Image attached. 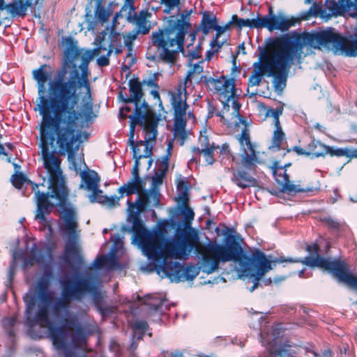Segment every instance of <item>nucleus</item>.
Masks as SVG:
<instances>
[{
    "mask_svg": "<svg viewBox=\"0 0 357 357\" xmlns=\"http://www.w3.org/2000/svg\"><path fill=\"white\" fill-rule=\"evenodd\" d=\"M65 67L58 70L54 78L48 84V96L41 97V104H38L42 116L39 125L40 147L48 169H59V158L49 146L56 143L61 153L74 155L78 149L75 146L80 135L76 133L77 107L79 100L76 79L79 78L77 69L72 70L70 78L66 79Z\"/></svg>",
    "mask_w": 357,
    "mask_h": 357,
    "instance_id": "obj_1",
    "label": "nucleus"
},
{
    "mask_svg": "<svg viewBox=\"0 0 357 357\" xmlns=\"http://www.w3.org/2000/svg\"><path fill=\"white\" fill-rule=\"evenodd\" d=\"M50 145V146H52ZM40 149V153L43 161V167L46 169L48 175L47 192H40L38 188V185L32 183L33 190L34 191V197L36 202L37 209L36 218L40 221L46 220V215H49L55 206L61 209L60 218L64 222V226H60V229L64 231L67 236V240L65 245L63 259L66 263L71 265V261L78 266H81L84 261L80 255L78 245V234L77 232V222L76 219V213L68 202L69 190L67 187L65 176L61 167V161L59 165V169L53 167L48 169L45 164L44 158ZM49 150H50L49 149ZM54 152V151H50ZM56 156V155L54 154ZM60 160L61 159L57 155Z\"/></svg>",
    "mask_w": 357,
    "mask_h": 357,
    "instance_id": "obj_2",
    "label": "nucleus"
},
{
    "mask_svg": "<svg viewBox=\"0 0 357 357\" xmlns=\"http://www.w3.org/2000/svg\"><path fill=\"white\" fill-rule=\"evenodd\" d=\"M201 249L202 272L214 273L218 270L220 262H238L242 273L253 279L251 291L257 288L264 274L272 269V261L268 259L262 251L257 249L251 255L246 254L234 236H229L225 244H201Z\"/></svg>",
    "mask_w": 357,
    "mask_h": 357,
    "instance_id": "obj_3",
    "label": "nucleus"
},
{
    "mask_svg": "<svg viewBox=\"0 0 357 357\" xmlns=\"http://www.w3.org/2000/svg\"><path fill=\"white\" fill-rule=\"evenodd\" d=\"M193 249L202 255L199 238L195 231L185 233L183 237L176 234L174 241L165 236L160 249L161 253L158 255H153V252L147 249L144 251L149 259L161 262L160 268L168 278H173L176 282H178L193 280L198 275L199 271L193 264L184 266L177 261H169L168 259L171 257L179 259L182 257L187 258Z\"/></svg>",
    "mask_w": 357,
    "mask_h": 357,
    "instance_id": "obj_4",
    "label": "nucleus"
},
{
    "mask_svg": "<svg viewBox=\"0 0 357 357\" xmlns=\"http://www.w3.org/2000/svg\"><path fill=\"white\" fill-rule=\"evenodd\" d=\"M181 18L176 21L169 20V26L159 29L151 33V43L158 50V54L153 53L150 49L146 52V59L155 63L174 65L178 52L184 51L185 36L190 23L187 21L191 11L185 10Z\"/></svg>",
    "mask_w": 357,
    "mask_h": 357,
    "instance_id": "obj_5",
    "label": "nucleus"
},
{
    "mask_svg": "<svg viewBox=\"0 0 357 357\" xmlns=\"http://www.w3.org/2000/svg\"><path fill=\"white\" fill-rule=\"evenodd\" d=\"M77 43V41L70 36L65 39L66 48L64 55L66 59L72 64L75 69H76L77 66L75 61L79 59H81V63L78 66L81 70V75L79 73V78L76 79L77 89L84 87L86 90L85 95L82 98L81 109H77V114H78L75 115L76 127L80 119L84 120L86 123H89L96 116L93 110V100L89 79L90 75L89 64L94 55H98L101 53V51L107 50L106 47L99 46L93 50H86L84 52H82V50L78 48Z\"/></svg>",
    "mask_w": 357,
    "mask_h": 357,
    "instance_id": "obj_6",
    "label": "nucleus"
},
{
    "mask_svg": "<svg viewBox=\"0 0 357 357\" xmlns=\"http://www.w3.org/2000/svg\"><path fill=\"white\" fill-rule=\"evenodd\" d=\"M142 186L132 194L138 195L135 202L128 200V221L132 223V227L123 226L121 230L133 234V239L137 240L142 245L143 250L147 249L154 255L161 253L163 238L165 237L162 229L149 232L141 219L140 213L145 211L149 204V192Z\"/></svg>",
    "mask_w": 357,
    "mask_h": 357,
    "instance_id": "obj_7",
    "label": "nucleus"
},
{
    "mask_svg": "<svg viewBox=\"0 0 357 357\" xmlns=\"http://www.w3.org/2000/svg\"><path fill=\"white\" fill-rule=\"evenodd\" d=\"M61 298L55 302L52 311L58 317L62 311H67L70 301H81L87 294L93 296L95 306L102 316L114 312L112 306H104L103 298L97 286L86 277L66 278L60 281Z\"/></svg>",
    "mask_w": 357,
    "mask_h": 357,
    "instance_id": "obj_8",
    "label": "nucleus"
},
{
    "mask_svg": "<svg viewBox=\"0 0 357 357\" xmlns=\"http://www.w3.org/2000/svg\"><path fill=\"white\" fill-rule=\"evenodd\" d=\"M26 322L31 326L38 324L40 327L47 328L53 344L57 349L67 348L68 331H74L71 334V342L73 346L77 349L87 344L88 336L90 334L75 317L66 318L63 324L55 326L50 318V310H47L46 315L42 317L38 314L26 317Z\"/></svg>",
    "mask_w": 357,
    "mask_h": 357,
    "instance_id": "obj_9",
    "label": "nucleus"
},
{
    "mask_svg": "<svg viewBox=\"0 0 357 357\" xmlns=\"http://www.w3.org/2000/svg\"><path fill=\"white\" fill-rule=\"evenodd\" d=\"M44 275L46 277L40 278L37 282L33 291L26 293L23 296V301L25 304L26 317H32L33 312L36 307L37 310L34 314L39 317L46 315L47 310H50V305L54 299L51 292L49 290L50 280L52 276L51 270L45 269Z\"/></svg>",
    "mask_w": 357,
    "mask_h": 357,
    "instance_id": "obj_10",
    "label": "nucleus"
},
{
    "mask_svg": "<svg viewBox=\"0 0 357 357\" xmlns=\"http://www.w3.org/2000/svg\"><path fill=\"white\" fill-rule=\"evenodd\" d=\"M130 119V137L129 142L134 153V148L135 151L137 149V153H142L140 147H143V150H144V145H141L138 144V142L136 143L133 140L135 129L136 126L140 125L142 126L144 130L146 131V135L144 137V140H141L142 142H146V144L149 145L150 141H155L157 136V127L158 118L156 115V113L154 111H149L146 109L144 112H139V109H134L132 114L128 116Z\"/></svg>",
    "mask_w": 357,
    "mask_h": 357,
    "instance_id": "obj_11",
    "label": "nucleus"
},
{
    "mask_svg": "<svg viewBox=\"0 0 357 357\" xmlns=\"http://www.w3.org/2000/svg\"><path fill=\"white\" fill-rule=\"evenodd\" d=\"M257 156H248L245 151L241 155V166L231 172V181L242 189L257 186Z\"/></svg>",
    "mask_w": 357,
    "mask_h": 357,
    "instance_id": "obj_12",
    "label": "nucleus"
},
{
    "mask_svg": "<svg viewBox=\"0 0 357 357\" xmlns=\"http://www.w3.org/2000/svg\"><path fill=\"white\" fill-rule=\"evenodd\" d=\"M201 82H204L210 90L217 92L219 100L223 105V108L229 110V103L236 95L234 79H225L224 76L215 79L212 77L202 75L199 80L197 81V83Z\"/></svg>",
    "mask_w": 357,
    "mask_h": 357,
    "instance_id": "obj_13",
    "label": "nucleus"
},
{
    "mask_svg": "<svg viewBox=\"0 0 357 357\" xmlns=\"http://www.w3.org/2000/svg\"><path fill=\"white\" fill-rule=\"evenodd\" d=\"M138 144L144 145V150L142 151V153H137L138 150L135 151L134 149L133 158L135 159V164L131 171L132 177L127 183L120 187V190L126 192V196L132 195V192L137 190L142 186H146V181L139 176V160L142 158H150L152 156L153 146H149L146 142L142 141H138Z\"/></svg>",
    "mask_w": 357,
    "mask_h": 357,
    "instance_id": "obj_14",
    "label": "nucleus"
},
{
    "mask_svg": "<svg viewBox=\"0 0 357 357\" xmlns=\"http://www.w3.org/2000/svg\"><path fill=\"white\" fill-rule=\"evenodd\" d=\"M128 84L130 96H128L126 93H123L122 91L119 92V96L121 100L125 104L132 103L135 106L134 109H139V112H144L146 109L153 111L145 100L142 101L144 96V91L142 83L139 80V78L133 77L130 79Z\"/></svg>",
    "mask_w": 357,
    "mask_h": 357,
    "instance_id": "obj_15",
    "label": "nucleus"
},
{
    "mask_svg": "<svg viewBox=\"0 0 357 357\" xmlns=\"http://www.w3.org/2000/svg\"><path fill=\"white\" fill-rule=\"evenodd\" d=\"M296 20L288 19L283 14L275 15L271 6L268 8V13L266 15H259V29L266 28L268 31L280 30L286 31L295 25Z\"/></svg>",
    "mask_w": 357,
    "mask_h": 357,
    "instance_id": "obj_16",
    "label": "nucleus"
},
{
    "mask_svg": "<svg viewBox=\"0 0 357 357\" xmlns=\"http://www.w3.org/2000/svg\"><path fill=\"white\" fill-rule=\"evenodd\" d=\"M80 177L82 183L79 188H84L91 191V194L89 197L90 202L96 195L102 194V190L99 189L100 178L96 172L94 170L82 171L80 173Z\"/></svg>",
    "mask_w": 357,
    "mask_h": 357,
    "instance_id": "obj_17",
    "label": "nucleus"
},
{
    "mask_svg": "<svg viewBox=\"0 0 357 357\" xmlns=\"http://www.w3.org/2000/svg\"><path fill=\"white\" fill-rule=\"evenodd\" d=\"M274 178L277 183L281 187L280 191L289 195H295L298 192H306L303 188H300L290 182L289 176L286 172L285 167H275L273 172Z\"/></svg>",
    "mask_w": 357,
    "mask_h": 357,
    "instance_id": "obj_18",
    "label": "nucleus"
},
{
    "mask_svg": "<svg viewBox=\"0 0 357 357\" xmlns=\"http://www.w3.org/2000/svg\"><path fill=\"white\" fill-rule=\"evenodd\" d=\"M13 258L15 261H22L24 266H29L33 265L35 262H43L44 255L37 245L33 244L27 256L26 251L17 250L13 252Z\"/></svg>",
    "mask_w": 357,
    "mask_h": 357,
    "instance_id": "obj_19",
    "label": "nucleus"
},
{
    "mask_svg": "<svg viewBox=\"0 0 357 357\" xmlns=\"http://www.w3.org/2000/svg\"><path fill=\"white\" fill-rule=\"evenodd\" d=\"M41 0H13L7 4V12L12 17L24 18L27 14L28 8H33L40 3Z\"/></svg>",
    "mask_w": 357,
    "mask_h": 357,
    "instance_id": "obj_20",
    "label": "nucleus"
},
{
    "mask_svg": "<svg viewBox=\"0 0 357 357\" xmlns=\"http://www.w3.org/2000/svg\"><path fill=\"white\" fill-rule=\"evenodd\" d=\"M351 8L357 10V0H327L326 1V10H328L326 15L337 16L342 15L344 11Z\"/></svg>",
    "mask_w": 357,
    "mask_h": 357,
    "instance_id": "obj_21",
    "label": "nucleus"
},
{
    "mask_svg": "<svg viewBox=\"0 0 357 357\" xmlns=\"http://www.w3.org/2000/svg\"><path fill=\"white\" fill-rule=\"evenodd\" d=\"M51 68L47 64H43L38 68L35 69L32 72L33 78L37 82L38 93L39 95L38 100L41 104V97H45V83L50 77Z\"/></svg>",
    "mask_w": 357,
    "mask_h": 357,
    "instance_id": "obj_22",
    "label": "nucleus"
},
{
    "mask_svg": "<svg viewBox=\"0 0 357 357\" xmlns=\"http://www.w3.org/2000/svg\"><path fill=\"white\" fill-rule=\"evenodd\" d=\"M186 93L183 90V86L179 84L177 92L172 96V105L174 109V116H185L189 105L186 102Z\"/></svg>",
    "mask_w": 357,
    "mask_h": 357,
    "instance_id": "obj_23",
    "label": "nucleus"
},
{
    "mask_svg": "<svg viewBox=\"0 0 357 357\" xmlns=\"http://www.w3.org/2000/svg\"><path fill=\"white\" fill-rule=\"evenodd\" d=\"M237 139L241 148L243 150V153H244L245 151L248 152V156H252V155L257 156L255 150V146L250 141V131L248 128H246V126L244 127Z\"/></svg>",
    "mask_w": 357,
    "mask_h": 357,
    "instance_id": "obj_24",
    "label": "nucleus"
},
{
    "mask_svg": "<svg viewBox=\"0 0 357 357\" xmlns=\"http://www.w3.org/2000/svg\"><path fill=\"white\" fill-rule=\"evenodd\" d=\"M119 196L112 195L111 197H108L107 195H102V194H98V195H96V197L91 199V202H98L102 204L107 205L110 208H114L120 206L119 201L123 198V195H126V192H123L120 190V188L117 190Z\"/></svg>",
    "mask_w": 357,
    "mask_h": 357,
    "instance_id": "obj_25",
    "label": "nucleus"
},
{
    "mask_svg": "<svg viewBox=\"0 0 357 357\" xmlns=\"http://www.w3.org/2000/svg\"><path fill=\"white\" fill-rule=\"evenodd\" d=\"M307 145L309 155L311 159L326 157V149L327 145L314 138H312Z\"/></svg>",
    "mask_w": 357,
    "mask_h": 357,
    "instance_id": "obj_26",
    "label": "nucleus"
},
{
    "mask_svg": "<svg viewBox=\"0 0 357 357\" xmlns=\"http://www.w3.org/2000/svg\"><path fill=\"white\" fill-rule=\"evenodd\" d=\"M204 60H202L198 63L193 65L192 68L188 70L183 82L181 84L183 86V90L186 92V89L192 84V79L196 75L201 74L203 70V63Z\"/></svg>",
    "mask_w": 357,
    "mask_h": 357,
    "instance_id": "obj_27",
    "label": "nucleus"
},
{
    "mask_svg": "<svg viewBox=\"0 0 357 357\" xmlns=\"http://www.w3.org/2000/svg\"><path fill=\"white\" fill-rule=\"evenodd\" d=\"M229 24H235L240 29H241L242 27L244 26L250 27L251 29H259V16H258L255 19L250 20L240 18L237 15H233L231 16V21L229 22Z\"/></svg>",
    "mask_w": 357,
    "mask_h": 357,
    "instance_id": "obj_28",
    "label": "nucleus"
},
{
    "mask_svg": "<svg viewBox=\"0 0 357 357\" xmlns=\"http://www.w3.org/2000/svg\"><path fill=\"white\" fill-rule=\"evenodd\" d=\"M218 145H213L210 148L193 147L192 151L195 153L202 155L204 158L206 165H211L215 162L214 151L219 149Z\"/></svg>",
    "mask_w": 357,
    "mask_h": 357,
    "instance_id": "obj_29",
    "label": "nucleus"
},
{
    "mask_svg": "<svg viewBox=\"0 0 357 357\" xmlns=\"http://www.w3.org/2000/svg\"><path fill=\"white\" fill-rule=\"evenodd\" d=\"M128 20L130 22H132L137 25V33L142 34H146L149 33L150 27L147 25L146 21L143 16L137 15V14L132 15L129 13Z\"/></svg>",
    "mask_w": 357,
    "mask_h": 357,
    "instance_id": "obj_30",
    "label": "nucleus"
},
{
    "mask_svg": "<svg viewBox=\"0 0 357 357\" xmlns=\"http://www.w3.org/2000/svg\"><path fill=\"white\" fill-rule=\"evenodd\" d=\"M216 23H218L217 17L210 12L205 11L201 20L202 31L204 34H207L211 29L214 28Z\"/></svg>",
    "mask_w": 357,
    "mask_h": 357,
    "instance_id": "obj_31",
    "label": "nucleus"
},
{
    "mask_svg": "<svg viewBox=\"0 0 357 357\" xmlns=\"http://www.w3.org/2000/svg\"><path fill=\"white\" fill-rule=\"evenodd\" d=\"M138 298L143 302L144 304L149 306V308L155 312H162V307L166 302L165 299H158L156 298H151L150 295L145 296L143 298Z\"/></svg>",
    "mask_w": 357,
    "mask_h": 357,
    "instance_id": "obj_32",
    "label": "nucleus"
},
{
    "mask_svg": "<svg viewBox=\"0 0 357 357\" xmlns=\"http://www.w3.org/2000/svg\"><path fill=\"white\" fill-rule=\"evenodd\" d=\"M284 138L285 134L282 131L281 125L275 126L271 139V145L269 149H276L278 151L280 150L281 144Z\"/></svg>",
    "mask_w": 357,
    "mask_h": 357,
    "instance_id": "obj_33",
    "label": "nucleus"
},
{
    "mask_svg": "<svg viewBox=\"0 0 357 357\" xmlns=\"http://www.w3.org/2000/svg\"><path fill=\"white\" fill-rule=\"evenodd\" d=\"M132 328L135 333H137V340H142L146 332L149 328V324L146 321L144 320H136L132 326Z\"/></svg>",
    "mask_w": 357,
    "mask_h": 357,
    "instance_id": "obj_34",
    "label": "nucleus"
},
{
    "mask_svg": "<svg viewBox=\"0 0 357 357\" xmlns=\"http://www.w3.org/2000/svg\"><path fill=\"white\" fill-rule=\"evenodd\" d=\"M17 323V318L15 317H6L2 319V326L10 337H14L15 336V332L14 326Z\"/></svg>",
    "mask_w": 357,
    "mask_h": 357,
    "instance_id": "obj_35",
    "label": "nucleus"
},
{
    "mask_svg": "<svg viewBox=\"0 0 357 357\" xmlns=\"http://www.w3.org/2000/svg\"><path fill=\"white\" fill-rule=\"evenodd\" d=\"M283 112V107L282 106L277 107L276 108H268L266 112V117H272L273 119L274 126H280V116L282 115Z\"/></svg>",
    "mask_w": 357,
    "mask_h": 357,
    "instance_id": "obj_36",
    "label": "nucleus"
},
{
    "mask_svg": "<svg viewBox=\"0 0 357 357\" xmlns=\"http://www.w3.org/2000/svg\"><path fill=\"white\" fill-rule=\"evenodd\" d=\"M348 153V148H335L333 146H326V155H330L331 157H347Z\"/></svg>",
    "mask_w": 357,
    "mask_h": 357,
    "instance_id": "obj_37",
    "label": "nucleus"
},
{
    "mask_svg": "<svg viewBox=\"0 0 357 357\" xmlns=\"http://www.w3.org/2000/svg\"><path fill=\"white\" fill-rule=\"evenodd\" d=\"M27 181L26 176L22 172L15 173L11 177L13 185L17 189H21L24 183Z\"/></svg>",
    "mask_w": 357,
    "mask_h": 357,
    "instance_id": "obj_38",
    "label": "nucleus"
},
{
    "mask_svg": "<svg viewBox=\"0 0 357 357\" xmlns=\"http://www.w3.org/2000/svg\"><path fill=\"white\" fill-rule=\"evenodd\" d=\"M95 15L98 21L101 22H106L108 21L110 14L104 8V6H101L100 3H98L96 9Z\"/></svg>",
    "mask_w": 357,
    "mask_h": 357,
    "instance_id": "obj_39",
    "label": "nucleus"
},
{
    "mask_svg": "<svg viewBox=\"0 0 357 357\" xmlns=\"http://www.w3.org/2000/svg\"><path fill=\"white\" fill-rule=\"evenodd\" d=\"M169 160L170 158L163 155L158 163L156 171L160 172L162 174H167L169 168Z\"/></svg>",
    "mask_w": 357,
    "mask_h": 357,
    "instance_id": "obj_40",
    "label": "nucleus"
},
{
    "mask_svg": "<svg viewBox=\"0 0 357 357\" xmlns=\"http://www.w3.org/2000/svg\"><path fill=\"white\" fill-rule=\"evenodd\" d=\"M185 116H174V131L185 130Z\"/></svg>",
    "mask_w": 357,
    "mask_h": 357,
    "instance_id": "obj_41",
    "label": "nucleus"
},
{
    "mask_svg": "<svg viewBox=\"0 0 357 357\" xmlns=\"http://www.w3.org/2000/svg\"><path fill=\"white\" fill-rule=\"evenodd\" d=\"M321 222L327 225L331 229L337 230L340 227V223L337 220L331 217H324L321 219Z\"/></svg>",
    "mask_w": 357,
    "mask_h": 357,
    "instance_id": "obj_42",
    "label": "nucleus"
},
{
    "mask_svg": "<svg viewBox=\"0 0 357 357\" xmlns=\"http://www.w3.org/2000/svg\"><path fill=\"white\" fill-rule=\"evenodd\" d=\"M182 213L184 216V220L186 224L190 223L191 221L194 219L195 213L193 210L188 206H184Z\"/></svg>",
    "mask_w": 357,
    "mask_h": 357,
    "instance_id": "obj_43",
    "label": "nucleus"
},
{
    "mask_svg": "<svg viewBox=\"0 0 357 357\" xmlns=\"http://www.w3.org/2000/svg\"><path fill=\"white\" fill-rule=\"evenodd\" d=\"M112 52V50L110 48L107 52V54L105 56H101L97 59V63L101 66V67H105L107 66L109 64V56L111 53Z\"/></svg>",
    "mask_w": 357,
    "mask_h": 357,
    "instance_id": "obj_44",
    "label": "nucleus"
},
{
    "mask_svg": "<svg viewBox=\"0 0 357 357\" xmlns=\"http://www.w3.org/2000/svg\"><path fill=\"white\" fill-rule=\"evenodd\" d=\"M174 137L177 139L180 145L183 146L187 138V133L185 130L174 131Z\"/></svg>",
    "mask_w": 357,
    "mask_h": 357,
    "instance_id": "obj_45",
    "label": "nucleus"
},
{
    "mask_svg": "<svg viewBox=\"0 0 357 357\" xmlns=\"http://www.w3.org/2000/svg\"><path fill=\"white\" fill-rule=\"evenodd\" d=\"M199 143L200 144V148H210L213 145H215L214 142H209V139L206 135H202L199 139Z\"/></svg>",
    "mask_w": 357,
    "mask_h": 357,
    "instance_id": "obj_46",
    "label": "nucleus"
},
{
    "mask_svg": "<svg viewBox=\"0 0 357 357\" xmlns=\"http://www.w3.org/2000/svg\"><path fill=\"white\" fill-rule=\"evenodd\" d=\"M292 150L298 155H304L305 157H310L309 152L307 150V145H306L305 148H302L299 146H295L292 148Z\"/></svg>",
    "mask_w": 357,
    "mask_h": 357,
    "instance_id": "obj_47",
    "label": "nucleus"
},
{
    "mask_svg": "<svg viewBox=\"0 0 357 357\" xmlns=\"http://www.w3.org/2000/svg\"><path fill=\"white\" fill-rule=\"evenodd\" d=\"M167 174H162L160 172L155 170V175L153 176V183L155 185H160L162 183L163 178L165 177Z\"/></svg>",
    "mask_w": 357,
    "mask_h": 357,
    "instance_id": "obj_48",
    "label": "nucleus"
},
{
    "mask_svg": "<svg viewBox=\"0 0 357 357\" xmlns=\"http://www.w3.org/2000/svg\"><path fill=\"white\" fill-rule=\"evenodd\" d=\"M231 24H227L225 26H219L218 24V23H216V24L215 25L213 29L215 30L216 33H215V36L216 38H220V36L229 28V26H230Z\"/></svg>",
    "mask_w": 357,
    "mask_h": 357,
    "instance_id": "obj_49",
    "label": "nucleus"
},
{
    "mask_svg": "<svg viewBox=\"0 0 357 357\" xmlns=\"http://www.w3.org/2000/svg\"><path fill=\"white\" fill-rule=\"evenodd\" d=\"M201 50H202V47H201V44H199L198 45H197L196 47V50H193L192 52H190L189 53V56L192 59H200L202 57V52H201Z\"/></svg>",
    "mask_w": 357,
    "mask_h": 357,
    "instance_id": "obj_50",
    "label": "nucleus"
},
{
    "mask_svg": "<svg viewBox=\"0 0 357 357\" xmlns=\"http://www.w3.org/2000/svg\"><path fill=\"white\" fill-rule=\"evenodd\" d=\"M106 260H107V257L105 256L98 257L94 260L93 265L96 268H100L104 266Z\"/></svg>",
    "mask_w": 357,
    "mask_h": 357,
    "instance_id": "obj_51",
    "label": "nucleus"
},
{
    "mask_svg": "<svg viewBox=\"0 0 357 357\" xmlns=\"http://www.w3.org/2000/svg\"><path fill=\"white\" fill-rule=\"evenodd\" d=\"M218 38H216V36H215L214 38L210 43V46L212 48L216 47V49H215V52H220L222 46L223 45V43H220L218 40Z\"/></svg>",
    "mask_w": 357,
    "mask_h": 357,
    "instance_id": "obj_52",
    "label": "nucleus"
},
{
    "mask_svg": "<svg viewBox=\"0 0 357 357\" xmlns=\"http://www.w3.org/2000/svg\"><path fill=\"white\" fill-rule=\"evenodd\" d=\"M126 106L123 107L120 109V116H121V119H128V116L130 115H127V114L130 112L132 110V107L128 105V104H126Z\"/></svg>",
    "mask_w": 357,
    "mask_h": 357,
    "instance_id": "obj_53",
    "label": "nucleus"
},
{
    "mask_svg": "<svg viewBox=\"0 0 357 357\" xmlns=\"http://www.w3.org/2000/svg\"><path fill=\"white\" fill-rule=\"evenodd\" d=\"M169 10H173L180 3V0H162Z\"/></svg>",
    "mask_w": 357,
    "mask_h": 357,
    "instance_id": "obj_54",
    "label": "nucleus"
},
{
    "mask_svg": "<svg viewBox=\"0 0 357 357\" xmlns=\"http://www.w3.org/2000/svg\"><path fill=\"white\" fill-rule=\"evenodd\" d=\"M17 261H15L13 259V261L12 264L9 267L8 273V278L10 282H11L13 279L14 275L15 273V268H16V262Z\"/></svg>",
    "mask_w": 357,
    "mask_h": 357,
    "instance_id": "obj_55",
    "label": "nucleus"
},
{
    "mask_svg": "<svg viewBox=\"0 0 357 357\" xmlns=\"http://www.w3.org/2000/svg\"><path fill=\"white\" fill-rule=\"evenodd\" d=\"M141 82L142 83V84L151 86L153 89H159L160 88L158 82H155L154 79H151L150 78L144 79Z\"/></svg>",
    "mask_w": 357,
    "mask_h": 357,
    "instance_id": "obj_56",
    "label": "nucleus"
},
{
    "mask_svg": "<svg viewBox=\"0 0 357 357\" xmlns=\"http://www.w3.org/2000/svg\"><path fill=\"white\" fill-rule=\"evenodd\" d=\"M179 199L182 202L183 206H188L189 198L188 191L181 192Z\"/></svg>",
    "mask_w": 357,
    "mask_h": 357,
    "instance_id": "obj_57",
    "label": "nucleus"
},
{
    "mask_svg": "<svg viewBox=\"0 0 357 357\" xmlns=\"http://www.w3.org/2000/svg\"><path fill=\"white\" fill-rule=\"evenodd\" d=\"M177 188L181 192L183 191H188V182L183 180H179L177 183Z\"/></svg>",
    "mask_w": 357,
    "mask_h": 357,
    "instance_id": "obj_58",
    "label": "nucleus"
},
{
    "mask_svg": "<svg viewBox=\"0 0 357 357\" xmlns=\"http://www.w3.org/2000/svg\"><path fill=\"white\" fill-rule=\"evenodd\" d=\"M137 61V59L135 56H132V61H128V64H123L122 65V70L124 71L128 70L131 66H132Z\"/></svg>",
    "mask_w": 357,
    "mask_h": 357,
    "instance_id": "obj_59",
    "label": "nucleus"
},
{
    "mask_svg": "<svg viewBox=\"0 0 357 357\" xmlns=\"http://www.w3.org/2000/svg\"><path fill=\"white\" fill-rule=\"evenodd\" d=\"M159 89H153L150 93L151 95L153 97L154 99H157L158 101L159 102V104L160 105H162V101L160 100V93H159V91H158Z\"/></svg>",
    "mask_w": 357,
    "mask_h": 357,
    "instance_id": "obj_60",
    "label": "nucleus"
},
{
    "mask_svg": "<svg viewBox=\"0 0 357 357\" xmlns=\"http://www.w3.org/2000/svg\"><path fill=\"white\" fill-rule=\"evenodd\" d=\"M173 146H174L173 140L169 141L168 144H167V152H166L165 156H168V158H171Z\"/></svg>",
    "mask_w": 357,
    "mask_h": 357,
    "instance_id": "obj_61",
    "label": "nucleus"
},
{
    "mask_svg": "<svg viewBox=\"0 0 357 357\" xmlns=\"http://www.w3.org/2000/svg\"><path fill=\"white\" fill-rule=\"evenodd\" d=\"M64 350V356L65 357H75L76 354L72 349H70L67 346V348L63 349Z\"/></svg>",
    "mask_w": 357,
    "mask_h": 357,
    "instance_id": "obj_62",
    "label": "nucleus"
},
{
    "mask_svg": "<svg viewBox=\"0 0 357 357\" xmlns=\"http://www.w3.org/2000/svg\"><path fill=\"white\" fill-rule=\"evenodd\" d=\"M347 158H349L350 159L357 158V149L351 150L348 148V153H347Z\"/></svg>",
    "mask_w": 357,
    "mask_h": 357,
    "instance_id": "obj_63",
    "label": "nucleus"
},
{
    "mask_svg": "<svg viewBox=\"0 0 357 357\" xmlns=\"http://www.w3.org/2000/svg\"><path fill=\"white\" fill-rule=\"evenodd\" d=\"M220 153L221 154H229L230 153V150L229 145L227 144H224L220 147Z\"/></svg>",
    "mask_w": 357,
    "mask_h": 357,
    "instance_id": "obj_64",
    "label": "nucleus"
}]
</instances>
